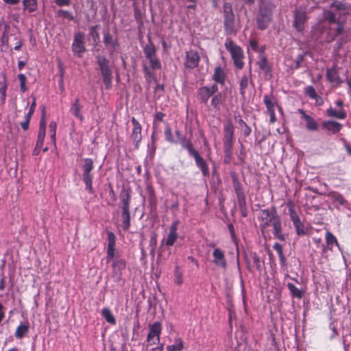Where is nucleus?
<instances>
[{
    "mask_svg": "<svg viewBox=\"0 0 351 351\" xmlns=\"http://www.w3.org/2000/svg\"><path fill=\"white\" fill-rule=\"evenodd\" d=\"M350 10V9L341 2L335 1L331 4L330 10H325L324 12V19L330 23L326 38L328 42H331L337 36L341 34L343 29L341 16L348 14Z\"/></svg>",
    "mask_w": 351,
    "mask_h": 351,
    "instance_id": "obj_1",
    "label": "nucleus"
},
{
    "mask_svg": "<svg viewBox=\"0 0 351 351\" xmlns=\"http://www.w3.org/2000/svg\"><path fill=\"white\" fill-rule=\"evenodd\" d=\"M258 219L260 220V227L263 231L268 227L272 226L274 237L280 241L285 240V237L282 232L280 219L274 208L261 210Z\"/></svg>",
    "mask_w": 351,
    "mask_h": 351,
    "instance_id": "obj_2",
    "label": "nucleus"
},
{
    "mask_svg": "<svg viewBox=\"0 0 351 351\" xmlns=\"http://www.w3.org/2000/svg\"><path fill=\"white\" fill-rule=\"evenodd\" d=\"M247 3H254L255 0H245ZM275 5L271 0H261L259 10L256 15V21L258 28L264 30L269 25L272 20V14Z\"/></svg>",
    "mask_w": 351,
    "mask_h": 351,
    "instance_id": "obj_3",
    "label": "nucleus"
},
{
    "mask_svg": "<svg viewBox=\"0 0 351 351\" xmlns=\"http://www.w3.org/2000/svg\"><path fill=\"white\" fill-rule=\"evenodd\" d=\"M222 9L225 32L229 34H235L237 32L235 15L231 3L225 2Z\"/></svg>",
    "mask_w": 351,
    "mask_h": 351,
    "instance_id": "obj_4",
    "label": "nucleus"
},
{
    "mask_svg": "<svg viewBox=\"0 0 351 351\" xmlns=\"http://www.w3.org/2000/svg\"><path fill=\"white\" fill-rule=\"evenodd\" d=\"M224 45L230 53L236 67L241 69L243 67V59L244 58L242 49L230 38L226 40Z\"/></svg>",
    "mask_w": 351,
    "mask_h": 351,
    "instance_id": "obj_5",
    "label": "nucleus"
},
{
    "mask_svg": "<svg viewBox=\"0 0 351 351\" xmlns=\"http://www.w3.org/2000/svg\"><path fill=\"white\" fill-rule=\"evenodd\" d=\"M84 161V164L82 167V180L85 183L86 190L88 191L89 193L93 194L94 192L93 187V174L91 171L94 168L93 161L91 158H85Z\"/></svg>",
    "mask_w": 351,
    "mask_h": 351,
    "instance_id": "obj_6",
    "label": "nucleus"
},
{
    "mask_svg": "<svg viewBox=\"0 0 351 351\" xmlns=\"http://www.w3.org/2000/svg\"><path fill=\"white\" fill-rule=\"evenodd\" d=\"M97 63L103 77L104 85L107 89L112 86V71L109 66V62L104 56L97 57Z\"/></svg>",
    "mask_w": 351,
    "mask_h": 351,
    "instance_id": "obj_7",
    "label": "nucleus"
},
{
    "mask_svg": "<svg viewBox=\"0 0 351 351\" xmlns=\"http://www.w3.org/2000/svg\"><path fill=\"white\" fill-rule=\"evenodd\" d=\"M234 132V128L232 121L230 120L227 121L223 125V147L226 155L231 154Z\"/></svg>",
    "mask_w": 351,
    "mask_h": 351,
    "instance_id": "obj_8",
    "label": "nucleus"
},
{
    "mask_svg": "<svg viewBox=\"0 0 351 351\" xmlns=\"http://www.w3.org/2000/svg\"><path fill=\"white\" fill-rule=\"evenodd\" d=\"M148 334L146 339L147 346H153L159 344L160 340V334L162 332V324L159 322H156L148 326Z\"/></svg>",
    "mask_w": 351,
    "mask_h": 351,
    "instance_id": "obj_9",
    "label": "nucleus"
},
{
    "mask_svg": "<svg viewBox=\"0 0 351 351\" xmlns=\"http://www.w3.org/2000/svg\"><path fill=\"white\" fill-rule=\"evenodd\" d=\"M112 278L114 281L119 282L122 279L123 271L126 268V262L124 259L117 256L112 261Z\"/></svg>",
    "mask_w": 351,
    "mask_h": 351,
    "instance_id": "obj_10",
    "label": "nucleus"
},
{
    "mask_svg": "<svg viewBox=\"0 0 351 351\" xmlns=\"http://www.w3.org/2000/svg\"><path fill=\"white\" fill-rule=\"evenodd\" d=\"M85 50L84 34L82 32H77L74 36L72 51L75 55L82 57Z\"/></svg>",
    "mask_w": 351,
    "mask_h": 351,
    "instance_id": "obj_11",
    "label": "nucleus"
},
{
    "mask_svg": "<svg viewBox=\"0 0 351 351\" xmlns=\"http://www.w3.org/2000/svg\"><path fill=\"white\" fill-rule=\"evenodd\" d=\"M131 122L133 128L130 134V138L134 144L135 148L138 149L142 139V127L134 117L131 119Z\"/></svg>",
    "mask_w": 351,
    "mask_h": 351,
    "instance_id": "obj_12",
    "label": "nucleus"
},
{
    "mask_svg": "<svg viewBox=\"0 0 351 351\" xmlns=\"http://www.w3.org/2000/svg\"><path fill=\"white\" fill-rule=\"evenodd\" d=\"M218 91V87L217 85L213 84L210 87L202 86L200 87L197 90V97L202 103H206L208 99L214 93Z\"/></svg>",
    "mask_w": 351,
    "mask_h": 351,
    "instance_id": "obj_13",
    "label": "nucleus"
},
{
    "mask_svg": "<svg viewBox=\"0 0 351 351\" xmlns=\"http://www.w3.org/2000/svg\"><path fill=\"white\" fill-rule=\"evenodd\" d=\"M306 19V12L303 9L299 8L295 11L293 27L297 31L302 32L304 30Z\"/></svg>",
    "mask_w": 351,
    "mask_h": 351,
    "instance_id": "obj_14",
    "label": "nucleus"
},
{
    "mask_svg": "<svg viewBox=\"0 0 351 351\" xmlns=\"http://www.w3.org/2000/svg\"><path fill=\"white\" fill-rule=\"evenodd\" d=\"M213 263L218 267L226 269L227 262L225 258V252L220 248L216 247L213 252Z\"/></svg>",
    "mask_w": 351,
    "mask_h": 351,
    "instance_id": "obj_15",
    "label": "nucleus"
},
{
    "mask_svg": "<svg viewBox=\"0 0 351 351\" xmlns=\"http://www.w3.org/2000/svg\"><path fill=\"white\" fill-rule=\"evenodd\" d=\"M199 62V56L197 52L191 50L186 52V61L184 63L185 67L189 69L196 68Z\"/></svg>",
    "mask_w": 351,
    "mask_h": 351,
    "instance_id": "obj_16",
    "label": "nucleus"
},
{
    "mask_svg": "<svg viewBox=\"0 0 351 351\" xmlns=\"http://www.w3.org/2000/svg\"><path fill=\"white\" fill-rule=\"evenodd\" d=\"M189 155L194 158L196 165L202 171V174L204 176H207L208 174V167L204 158L199 156V153L196 150L192 152Z\"/></svg>",
    "mask_w": 351,
    "mask_h": 351,
    "instance_id": "obj_17",
    "label": "nucleus"
},
{
    "mask_svg": "<svg viewBox=\"0 0 351 351\" xmlns=\"http://www.w3.org/2000/svg\"><path fill=\"white\" fill-rule=\"evenodd\" d=\"M178 221H173L169 228V233L165 241V245L167 246H172L178 238L177 228Z\"/></svg>",
    "mask_w": 351,
    "mask_h": 351,
    "instance_id": "obj_18",
    "label": "nucleus"
},
{
    "mask_svg": "<svg viewBox=\"0 0 351 351\" xmlns=\"http://www.w3.org/2000/svg\"><path fill=\"white\" fill-rule=\"evenodd\" d=\"M327 80L336 86H339L342 83V80L335 67L328 69L326 70Z\"/></svg>",
    "mask_w": 351,
    "mask_h": 351,
    "instance_id": "obj_19",
    "label": "nucleus"
},
{
    "mask_svg": "<svg viewBox=\"0 0 351 351\" xmlns=\"http://www.w3.org/2000/svg\"><path fill=\"white\" fill-rule=\"evenodd\" d=\"M82 108L80 105V99L77 97L71 105L70 112L76 118L82 121L84 117L82 114Z\"/></svg>",
    "mask_w": 351,
    "mask_h": 351,
    "instance_id": "obj_20",
    "label": "nucleus"
},
{
    "mask_svg": "<svg viewBox=\"0 0 351 351\" xmlns=\"http://www.w3.org/2000/svg\"><path fill=\"white\" fill-rule=\"evenodd\" d=\"M322 127L332 134H336L341 130L342 124L335 121H325L322 123Z\"/></svg>",
    "mask_w": 351,
    "mask_h": 351,
    "instance_id": "obj_21",
    "label": "nucleus"
},
{
    "mask_svg": "<svg viewBox=\"0 0 351 351\" xmlns=\"http://www.w3.org/2000/svg\"><path fill=\"white\" fill-rule=\"evenodd\" d=\"M213 79L215 82L223 85L226 80V73L221 66L215 67Z\"/></svg>",
    "mask_w": 351,
    "mask_h": 351,
    "instance_id": "obj_22",
    "label": "nucleus"
},
{
    "mask_svg": "<svg viewBox=\"0 0 351 351\" xmlns=\"http://www.w3.org/2000/svg\"><path fill=\"white\" fill-rule=\"evenodd\" d=\"M104 43L108 48H112L113 49H115L119 46L117 40L114 39L109 32L104 34Z\"/></svg>",
    "mask_w": 351,
    "mask_h": 351,
    "instance_id": "obj_23",
    "label": "nucleus"
},
{
    "mask_svg": "<svg viewBox=\"0 0 351 351\" xmlns=\"http://www.w3.org/2000/svg\"><path fill=\"white\" fill-rule=\"evenodd\" d=\"M327 114L329 117H335L339 119H344L346 117V112L343 108L336 110L330 108L327 110Z\"/></svg>",
    "mask_w": 351,
    "mask_h": 351,
    "instance_id": "obj_24",
    "label": "nucleus"
},
{
    "mask_svg": "<svg viewBox=\"0 0 351 351\" xmlns=\"http://www.w3.org/2000/svg\"><path fill=\"white\" fill-rule=\"evenodd\" d=\"M300 112L306 121V128L309 130H316L317 129V124L313 118L305 114L303 110H300Z\"/></svg>",
    "mask_w": 351,
    "mask_h": 351,
    "instance_id": "obj_25",
    "label": "nucleus"
},
{
    "mask_svg": "<svg viewBox=\"0 0 351 351\" xmlns=\"http://www.w3.org/2000/svg\"><path fill=\"white\" fill-rule=\"evenodd\" d=\"M29 325L28 323H21L16 328L14 333L17 339H21L29 331Z\"/></svg>",
    "mask_w": 351,
    "mask_h": 351,
    "instance_id": "obj_26",
    "label": "nucleus"
},
{
    "mask_svg": "<svg viewBox=\"0 0 351 351\" xmlns=\"http://www.w3.org/2000/svg\"><path fill=\"white\" fill-rule=\"evenodd\" d=\"M179 143L184 149H186L188 151L189 154H191L192 152L195 151L193 147L192 142L186 136L181 137L179 140Z\"/></svg>",
    "mask_w": 351,
    "mask_h": 351,
    "instance_id": "obj_27",
    "label": "nucleus"
},
{
    "mask_svg": "<svg viewBox=\"0 0 351 351\" xmlns=\"http://www.w3.org/2000/svg\"><path fill=\"white\" fill-rule=\"evenodd\" d=\"M130 226V210H123L122 212V223L123 230H128Z\"/></svg>",
    "mask_w": 351,
    "mask_h": 351,
    "instance_id": "obj_28",
    "label": "nucleus"
},
{
    "mask_svg": "<svg viewBox=\"0 0 351 351\" xmlns=\"http://www.w3.org/2000/svg\"><path fill=\"white\" fill-rule=\"evenodd\" d=\"M326 241L329 250H332L334 245L339 246L336 237L329 231L326 233Z\"/></svg>",
    "mask_w": 351,
    "mask_h": 351,
    "instance_id": "obj_29",
    "label": "nucleus"
},
{
    "mask_svg": "<svg viewBox=\"0 0 351 351\" xmlns=\"http://www.w3.org/2000/svg\"><path fill=\"white\" fill-rule=\"evenodd\" d=\"M184 348L183 341L180 338H176L173 345L167 346V351H182Z\"/></svg>",
    "mask_w": 351,
    "mask_h": 351,
    "instance_id": "obj_30",
    "label": "nucleus"
},
{
    "mask_svg": "<svg viewBox=\"0 0 351 351\" xmlns=\"http://www.w3.org/2000/svg\"><path fill=\"white\" fill-rule=\"evenodd\" d=\"M123 210H130V195L128 192L121 195Z\"/></svg>",
    "mask_w": 351,
    "mask_h": 351,
    "instance_id": "obj_31",
    "label": "nucleus"
},
{
    "mask_svg": "<svg viewBox=\"0 0 351 351\" xmlns=\"http://www.w3.org/2000/svg\"><path fill=\"white\" fill-rule=\"evenodd\" d=\"M258 67L261 69L265 73H268L270 71V67L267 62L266 57L261 55L260 60L257 62Z\"/></svg>",
    "mask_w": 351,
    "mask_h": 351,
    "instance_id": "obj_32",
    "label": "nucleus"
},
{
    "mask_svg": "<svg viewBox=\"0 0 351 351\" xmlns=\"http://www.w3.org/2000/svg\"><path fill=\"white\" fill-rule=\"evenodd\" d=\"M287 287L293 296L298 298L302 297L303 291L300 289L296 287L291 283H288Z\"/></svg>",
    "mask_w": 351,
    "mask_h": 351,
    "instance_id": "obj_33",
    "label": "nucleus"
},
{
    "mask_svg": "<svg viewBox=\"0 0 351 351\" xmlns=\"http://www.w3.org/2000/svg\"><path fill=\"white\" fill-rule=\"evenodd\" d=\"M101 315L103 317L106 319V320L111 324H114L116 322L115 318L113 316L111 311L109 310V308H104L101 311Z\"/></svg>",
    "mask_w": 351,
    "mask_h": 351,
    "instance_id": "obj_34",
    "label": "nucleus"
},
{
    "mask_svg": "<svg viewBox=\"0 0 351 351\" xmlns=\"http://www.w3.org/2000/svg\"><path fill=\"white\" fill-rule=\"evenodd\" d=\"M6 80L4 75H0V93L1 94V99L5 100L6 96Z\"/></svg>",
    "mask_w": 351,
    "mask_h": 351,
    "instance_id": "obj_35",
    "label": "nucleus"
},
{
    "mask_svg": "<svg viewBox=\"0 0 351 351\" xmlns=\"http://www.w3.org/2000/svg\"><path fill=\"white\" fill-rule=\"evenodd\" d=\"M23 5L25 9L32 12L36 10V0H23Z\"/></svg>",
    "mask_w": 351,
    "mask_h": 351,
    "instance_id": "obj_36",
    "label": "nucleus"
},
{
    "mask_svg": "<svg viewBox=\"0 0 351 351\" xmlns=\"http://www.w3.org/2000/svg\"><path fill=\"white\" fill-rule=\"evenodd\" d=\"M156 48L153 44L147 45L144 48L146 58L156 56Z\"/></svg>",
    "mask_w": 351,
    "mask_h": 351,
    "instance_id": "obj_37",
    "label": "nucleus"
},
{
    "mask_svg": "<svg viewBox=\"0 0 351 351\" xmlns=\"http://www.w3.org/2000/svg\"><path fill=\"white\" fill-rule=\"evenodd\" d=\"M146 59L149 61V66L152 69L156 70L160 68V62L156 56Z\"/></svg>",
    "mask_w": 351,
    "mask_h": 351,
    "instance_id": "obj_38",
    "label": "nucleus"
},
{
    "mask_svg": "<svg viewBox=\"0 0 351 351\" xmlns=\"http://www.w3.org/2000/svg\"><path fill=\"white\" fill-rule=\"evenodd\" d=\"M248 86V77L247 75H243L241 77V82H240V93L244 96L245 94L246 89Z\"/></svg>",
    "mask_w": 351,
    "mask_h": 351,
    "instance_id": "obj_39",
    "label": "nucleus"
},
{
    "mask_svg": "<svg viewBox=\"0 0 351 351\" xmlns=\"http://www.w3.org/2000/svg\"><path fill=\"white\" fill-rule=\"evenodd\" d=\"M115 245H108L106 257L107 262L113 261L117 257L115 256Z\"/></svg>",
    "mask_w": 351,
    "mask_h": 351,
    "instance_id": "obj_40",
    "label": "nucleus"
},
{
    "mask_svg": "<svg viewBox=\"0 0 351 351\" xmlns=\"http://www.w3.org/2000/svg\"><path fill=\"white\" fill-rule=\"evenodd\" d=\"M293 226L295 228L296 233L298 236L305 235L307 234V232H308L307 229L305 228V226H304V224L302 221H300L299 223H296Z\"/></svg>",
    "mask_w": 351,
    "mask_h": 351,
    "instance_id": "obj_41",
    "label": "nucleus"
},
{
    "mask_svg": "<svg viewBox=\"0 0 351 351\" xmlns=\"http://www.w3.org/2000/svg\"><path fill=\"white\" fill-rule=\"evenodd\" d=\"M157 243V236L155 233H153L149 239V247H150V254L154 255L156 246Z\"/></svg>",
    "mask_w": 351,
    "mask_h": 351,
    "instance_id": "obj_42",
    "label": "nucleus"
},
{
    "mask_svg": "<svg viewBox=\"0 0 351 351\" xmlns=\"http://www.w3.org/2000/svg\"><path fill=\"white\" fill-rule=\"evenodd\" d=\"M289 212L293 225L299 223L301 221L298 215L292 206L289 207Z\"/></svg>",
    "mask_w": 351,
    "mask_h": 351,
    "instance_id": "obj_43",
    "label": "nucleus"
},
{
    "mask_svg": "<svg viewBox=\"0 0 351 351\" xmlns=\"http://www.w3.org/2000/svg\"><path fill=\"white\" fill-rule=\"evenodd\" d=\"M49 133L51 136V140L53 141V143H56V128L57 124L55 121H51L49 124Z\"/></svg>",
    "mask_w": 351,
    "mask_h": 351,
    "instance_id": "obj_44",
    "label": "nucleus"
},
{
    "mask_svg": "<svg viewBox=\"0 0 351 351\" xmlns=\"http://www.w3.org/2000/svg\"><path fill=\"white\" fill-rule=\"evenodd\" d=\"M264 103L267 107V111L274 110V104L268 95L264 96Z\"/></svg>",
    "mask_w": 351,
    "mask_h": 351,
    "instance_id": "obj_45",
    "label": "nucleus"
},
{
    "mask_svg": "<svg viewBox=\"0 0 351 351\" xmlns=\"http://www.w3.org/2000/svg\"><path fill=\"white\" fill-rule=\"evenodd\" d=\"M305 93L306 95H308L311 99H317V94L315 88L311 86H308L306 87Z\"/></svg>",
    "mask_w": 351,
    "mask_h": 351,
    "instance_id": "obj_46",
    "label": "nucleus"
},
{
    "mask_svg": "<svg viewBox=\"0 0 351 351\" xmlns=\"http://www.w3.org/2000/svg\"><path fill=\"white\" fill-rule=\"evenodd\" d=\"M38 133L45 134H46V121L45 116V111L43 110V114L40 121L39 131Z\"/></svg>",
    "mask_w": 351,
    "mask_h": 351,
    "instance_id": "obj_47",
    "label": "nucleus"
},
{
    "mask_svg": "<svg viewBox=\"0 0 351 351\" xmlns=\"http://www.w3.org/2000/svg\"><path fill=\"white\" fill-rule=\"evenodd\" d=\"M174 281L178 285H180L182 283V274L178 267H176L174 271Z\"/></svg>",
    "mask_w": 351,
    "mask_h": 351,
    "instance_id": "obj_48",
    "label": "nucleus"
},
{
    "mask_svg": "<svg viewBox=\"0 0 351 351\" xmlns=\"http://www.w3.org/2000/svg\"><path fill=\"white\" fill-rule=\"evenodd\" d=\"M18 79L20 82V89L22 93H25L27 90V88L25 86V80L26 77L24 74H19L18 75Z\"/></svg>",
    "mask_w": 351,
    "mask_h": 351,
    "instance_id": "obj_49",
    "label": "nucleus"
},
{
    "mask_svg": "<svg viewBox=\"0 0 351 351\" xmlns=\"http://www.w3.org/2000/svg\"><path fill=\"white\" fill-rule=\"evenodd\" d=\"M165 139L167 141H169L170 143H176V141L174 140V138L173 137L171 130L169 126H167L165 128Z\"/></svg>",
    "mask_w": 351,
    "mask_h": 351,
    "instance_id": "obj_50",
    "label": "nucleus"
},
{
    "mask_svg": "<svg viewBox=\"0 0 351 351\" xmlns=\"http://www.w3.org/2000/svg\"><path fill=\"white\" fill-rule=\"evenodd\" d=\"M222 102V97H221V95L220 93H218L217 95H215L212 100H211V105L214 107V108H217L219 106V105Z\"/></svg>",
    "mask_w": 351,
    "mask_h": 351,
    "instance_id": "obj_51",
    "label": "nucleus"
},
{
    "mask_svg": "<svg viewBox=\"0 0 351 351\" xmlns=\"http://www.w3.org/2000/svg\"><path fill=\"white\" fill-rule=\"evenodd\" d=\"M332 198L337 202H338L340 205H345L346 203V200L344 197L339 193H334L332 195Z\"/></svg>",
    "mask_w": 351,
    "mask_h": 351,
    "instance_id": "obj_52",
    "label": "nucleus"
},
{
    "mask_svg": "<svg viewBox=\"0 0 351 351\" xmlns=\"http://www.w3.org/2000/svg\"><path fill=\"white\" fill-rule=\"evenodd\" d=\"M45 135H46L45 134H42V133L38 134V138H37V141H36V146L37 147L42 148L43 143H44V140L45 138Z\"/></svg>",
    "mask_w": 351,
    "mask_h": 351,
    "instance_id": "obj_53",
    "label": "nucleus"
},
{
    "mask_svg": "<svg viewBox=\"0 0 351 351\" xmlns=\"http://www.w3.org/2000/svg\"><path fill=\"white\" fill-rule=\"evenodd\" d=\"M58 16L72 20L73 19L72 14L66 10H59L58 12Z\"/></svg>",
    "mask_w": 351,
    "mask_h": 351,
    "instance_id": "obj_54",
    "label": "nucleus"
},
{
    "mask_svg": "<svg viewBox=\"0 0 351 351\" xmlns=\"http://www.w3.org/2000/svg\"><path fill=\"white\" fill-rule=\"evenodd\" d=\"M186 2L189 3V4H188L186 7V9L188 10V11L189 12H191V10L195 11L196 9V7H197L196 0H186Z\"/></svg>",
    "mask_w": 351,
    "mask_h": 351,
    "instance_id": "obj_55",
    "label": "nucleus"
},
{
    "mask_svg": "<svg viewBox=\"0 0 351 351\" xmlns=\"http://www.w3.org/2000/svg\"><path fill=\"white\" fill-rule=\"evenodd\" d=\"M108 245H115V236L112 232L108 233Z\"/></svg>",
    "mask_w": 351,
    "mask_h": 351,
    "instance_id": "obj_56",
    "label": "nucleus"
},
{
    "mask_svg": "<svg viewBox=\"0 0 351 351\" xmlns=\"http://www.w3.org/2000/svg\"><path fill=\"white\" fill-rule=\"evenodd\" d=\"M274 249L278 252V256H282V247L281 244L278 243H276L274 245Z\"/></svg>",
    "mask_w": 351,
    "mask_h": 351,
    "instance_id": "obj_57",
    "label": "nucleus"
},
{
    "mask_svg": "<svg viewBox=\"0 0 351 351\" xmlns=\"http://www.w3.org/2000/svg\"><path fill=\"white\" fill-rule=\"evenodd\" d=\"M234 315H235V313H234V311H233V309L232 308H230L229 309V314H228V320H229V323H230V326L232 324L233 319H236Z\"/></svg>",
    "mask_w": 351,
    "mask_h": 351,
    "instance_id": "obj_58",
    "label": "nucleus"
},
{
    "mask_svg": "<svg viewBox=\"0 0 351 351\" xmlns=\"http://www.w3.org/2000/svg\"><path fill=\"white\" fill-rule=\"evenodd\" d=\"M71 0H56V3L59 6L68 5Z\"/></svg>",
    "mask_w": 351,
    "mask_h": 351,
    "instance_id": "obj_59",
    "label": "nucleus"
},
{
    "mask_svg": "<svg viewBox=\"0 0 351 351\" xmlns=\"http://www.w3.org/2000/svg\"><path fill=\"white\" fill-rule=\"evenodd\" d=\"M237 196H238L239 204L240 206H242V204L245 202L243 195L242 193H241L240 192H239L237 190Z\"/></svg>",
    "mask_w": 351,
    "mask_h": 351,
    "instance_id": "obj_60",
    "label": "nucleus"
},
{
    "mask_svg": "<svg viewBox=\"0 0 351 351\" xmlns=\"http://www.w3.org/2000/svg\"><path fill=\"white\" fill-rule=\"evenodd\" d=\"M29 121L25 119L24 121L21 123V126L24 130H26L29 128Z\"/></svg>",
    "mask_w": 351,
    "mask_h": 351,
    "instance_id": "obj_61",
    "label": "nucleus"
},
{
    "mask_svg": "<svg viewBox=\"0 0 351 351\" xmlns=\"http://www.w3.org/2000/svg\"><path fill=\"white\" fill-rule=\"evenodd\" d=\"M269 114V117H270V122L271 123H274L276 120V115H275V111L274 110H271L269 112H268Z\"/></svg>",
    "mask_w": 351,
    "mask_h": 351,
    "instance_id": "obj_62",
    "label": "nucleus"
},
{
    "mask_svg": "<svg viewBox=\"0 0 351 351\" xmlns=\"http://www.w3.org/2000/svg\"><path fill=\"white\" fill-rule=\"evenodd\" d=\"M164 117H165V114H163L162 112H156V114H155V119L158 120V121H162Z\"/></svg>",
    "mask_w": 351,
    "mask_h": 351,
    "instance_id": "obj_63",
    "label": "nucleus"
},
{
    "mask_svg": "<svg viewBox=\"0 0 351 351\" xmlns=\"http://www.w3.org/2000/svg\"><path fill=\"white\" fill-rule=\"evenodd\" d=\"M163 343L158 344V346L153 348L151 351H163Z\"/></svg>",
    "mask_w": 351,
    "mask_h": 351,
    "instance_id": "obj_64",
    "label": "nucleus"
}]
</instances>
